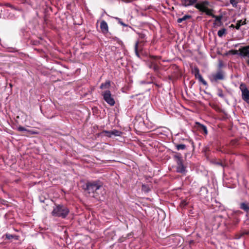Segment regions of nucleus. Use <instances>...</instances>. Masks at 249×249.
<instances>
[{
    "label": "nucleus",
    "instance_id": "9",
    "mask_svg": "<svg viewBox=\"0 0 249 249\" xmlns=\"http://www.w3.org/2000/svg\"><path fill=\"white\" fill-rule=\"evenodd\" d=\"M176 171L178 173L185 174L186 172V167L183 163V160L177 162Z\"/></svg>",
    "mask_w": 249,
    "mask_h": 249
},
{
    "label": "nucleus",
    "instance_id": "28",
    "mask_svg": "<svg viewBox=\"0 0 249 249\" xmlns=\"http://www.w3.org/2000/svg\"><path fill=\"white\" fill-rule=\"evenodd\" d=\"M188 204V202L185 200H182L180 203V207L183 208Z\"/></svg>",
    "mask_w": 249,
    "mask_h": 249
},
{
    "label": "nucleus",
    "instance_id": "10",
    "mask_svg": "<svg viewBox=\"0 0 249 249\" xmlns=\"http://www.w3.org/2000/svg\"><path fill=\"white\" fill-rule=\"evenodd\" d=\"M239 55L242 57L249 59V50L244 47H242L239 49Z\"/></svg>",
    "mask_w": 249,
    "mask_h": 249
},
{
    "label": "nucleus",
    "instance_id": "18",
    "mask_svg": "<svg viewBox=\"0 0 249 249\" xmlns=\"http://www.w3.org/2000/svg\"><path fill=\"white\" fill-rule=\"evenodd\" d=\"M110 86V82L109 81H107L104 83H102L100 88L101 89H108Z\"/></svg>",
    "mask_w": 249,
    "mask_h": 249
},
{
    "label": "nucleus",
    "instance_id": "12",
    "mask_svg": "<svg viewBox=\"0 0 249 249\" xmlns=\"http://www.w3.org/2000/svg\"><path fill=\"white\" fill-rule=\"evenodd\" d=\"M143 49L142 45L139 44V41H137L135 44V53L137 56L140 57L139 52H141Z\"/></svg>",
    "mask_w": 249,
    "mask_h": 249
},
{
    "label": "nucleus",
    "instance_id": "23",
    "mask_svg": "<svg viewBox=\"0 0 249 249\" xmlns=\"http://www.w3.org/2000/svg\"><path fill=\"white\" fill-rule=\"evenodd\" d=\"M110 133H111V134H112V136L113 135L115 136H120L122 134V132L121 131L115 130V129L111 131Z\"/></svg>",
    "mask_w": 249,
    "mask_h": 249
},
{
    "label": "nucleus",
    "instance_id": "20",
    "mask_svg": "<svg viewBox=\"0 0 249 249\" xmlns=\"http://www.w3.org/2000/svg\"><path fill=\"white\" fill-rule=\"evenodd\" d=\"M191 18V16L190 15H185L182 18H178L177 20V22L178 23H181L182 21H185L187 19L190 18Z\"/></svg>",
    "mask_w": 249,
    "mask_h": 249
},
{
    "label": "nucleus",
    "instance_id": "30",
    "mask_svg": "<svg viewBox=\"0 0 249 249\" xmlns=\"http://www.w3.org/2000/svg\"><path fill=\"white\" fill-rule=\"evenodd\" d=\"M230 3L234 7H236L237 6V2L236 1V0H230Z\"/></svg>",
    "mask_w": 249,
    "mask_h": 249
},
{
    "label": "nucleus",
    "instance_id": "7",
    "mask_svg": "<svg viewBox=\"0 0 249 249\" xmlns=\"http://www.w3.org/2000/svg\"><path fill=\"white\" fill-rule=\"evenodd\" d=\"M224 72L221 70L218 71L215 73H212L209 77L210 80L213 82H217L218 80H222L224 79Z\"/></svg>",
    "mask_w": 249,
    "mask_h": 249
},
{
    "label": "nucleus",
    "instance_id": "11",
    "mask_svg": "<svg viewBox=\"0 0 249 249\" xmlns=\"http://www.w3.org/2000/svg\"><path fill=\"white\" fill-rule=\"evenodd\" d=\"M100 28L103 34H107L108 31V25L106 21L102 20L100 23Z\"/></svg>",
    "mask_w": 249,
    "mask_h": 249
},
{
    "label": "nucleus",
    "instance_id": "26",
    "mask_svg": "<svg viewBox=\"0 0 249 249\" xmlns=\"http://www.w3.org/2000/svg\"><path fill=\"white\" fill-rule=\"evenodd\" d=\"M226 30L225 28L219 30L218 31L217 35L219 37H222L226 33Z\"/></svg>",
    "mask_w": 249,
    "mask_h": 249
},
{
    "label": "nucleus",
    "instance_id": "8",
    "mask_svg": "<svg viewBox=\"0 0 249 249\" xmlns=\"http://www.w3.org/2000/svg\"><path fill=\"white\" fill-rule=\"evenodd\" d=\"M195 78L198 79L199 81L202 83L204 85L207 86V82L203 78L202 75L199 73V69L197 67H195L193 70Z\"/></svg>",
    "mask_w": 249,
    "mask_h": 249
},
{
    "label": "nucleus",
    "instance_id": "24",
    "mask_svg": "<svg viewBox=\"0 0 249 249\" xmlns=\"http://www.w3.org/2000/svg\"><path fill=\"white\" fill-rule=\"evenodd\" d=\"M176 148L177 150H184L186 148V146L185 144H177L176 146Z\"/></svg>",
    "mask_w": 249,
    "mask_h": 249
},
{
    "label": "nucleus",
    "instance_id": "3",
    "mask_svg": "<svg viewBox=\"0 0 249 249\" xmlns=\"http://www.w3.org/2000/svg\"><path fill=\"white\" fill-rule=\"evenodd\" d=\"M209 2L208 1H203L200 3H196L195 7L200 11L205 13L207 15H211V12H213V9L208 8Z\"/></svg>",
    "mask_w": 249,
    "mask_h": 249
},
{
    "label": "nucleus",
    "instance_id": "35",
    "mask_svg": "<svg viewBox=\"0 0 249 249\" xmlns=\"http://www.w3.org/2000/svg\"><path fill=\"white\" fill-rule=\"evenodd\" d=\"M245 48H247V49L249 50V45L248 46H244Z\"/></svg>",
    "mask_w": 249,
    "mask_h": 249
},
{
    "label": "nucleus",
    "instance_id": "21",
    "mask_svg": "<svg viewBox=\"0 0 249 249\" xmlns=\"http://www.w3.org/2000/svg\"><path fill=\"white\" fill-rule=\"evenodd\" d=\"M6 238L7 239H11L12 238H15L16 240H18V236L16 235H12L9 233H6L5 235Z\"/></svg>",
    "mask_w": 249,
    "mask_h": 249
},
{
    "label": "nucleus",
    "instance_id": "4",
    "mask_svg": "<svg viewBox=\"0 0 249 249\" xmlns=\"http://www.w3.org/2000/svg\"><path fill=\"white\" fill-rule=\"evenodd\" d=\"M102 95L103 96L104 100L110 106H113L115 105V100L113 98L110 90H106L103 91Z\"/></svg>",
    "mask_w": 249,
    "mask_h": 249
},
{
    "label": "nucleus",
    "instance_id": "6",
    "mask_svg": "<svg viewBox=\"0 0 249 249\" xmlns=\"http://www.w3.org/2000/svg\"><path fill=\"white\" fill-rule=\"evenodd\" d=\"M157 58H158L157 56L150 55L148 63L149 68L153 69L155 72H158L159 70L158 63L155 60Z\"/></svg>",
    "mask_w": 249,
    "mask_h": 249
},
{
    "label": "nucleus",
    "instance_id": "29",
    "mask_svg": "<svg viewBox=\"0 0 249 249\" xmlns=\"http://www.w3.org/2000/svg\"><path fill=\"white\" fill-rule=\"evenodd\" d=\"M229 52L230 53H231L232 54H234V55L238 54L239 55V50H231Z\"/></svg>",
    "mask_w": 249,
    "mask_h": 249
},
{
    "label": "nucleus",
    "instance_id": "36",
    "mask_svg": "<svg viewBox=\"0 0 249 249\" xmlns=\"http://www.w3.org/2000/svg\"><path fill=\"white\" fill-rule=\"evenodd\" d=\"M231 27H234L235 26H234V25H233V24H231Z\"/></svg>",
    "mask_w": 249,
    "mask_h": 249
},
{
    "label": "nucleus",
    "instance_id": "16",
    "mask_svg": "<svg viewBox=\"0 0 249 249\" xmlns=\"http://www.w3.org/2000/svg\"><path fill=\"white\" fill-rule=\"evenodd\" d=\"M209 16H210L212 17L213 18H214L215 21H217V22H219V23H221V20L223 18V16L222 15L215 16L213 13V12H211V15H209Z\"/></svg>",
    "mask_w": 249,
    "mask_h": 249
},
{
    "label": "nucleus",
    "instance_id": "27",
    "mask_svg": "<svg viewBox=\"0 0 249 249\" xmlns=\"http://www.w3.org/2000/svg\"><path fill=\"white\" fill-rule=\"evenodd\" d=\"M18 130L19 131H26L28 132H31L32 134H34V133L32 132L31 131L29 130L26 129L25 127L20 126L18 128Z\"/></svg>",
    "mask_w": 249,
    "mask_h": 249
},
{
    "label": "nucleus",
    "instance_id": "33",
    "mask_svg": "<svg viewBox=\"0 0 249 249\" xmlns=\"http://www.w3.org/2000/svg\"><path fill=\"white\" fill-rule=\"evenodd\" d=\"M215 164L223 166V164L221 162H216Z\"/></svg>",
    "mask_w": 249,
    "mask_h": 249
},
{
    "label": "nucleus",
    "instance_id": "17",
    "mask_svg": "<svg viewBox=\"0 0 249 249\" xmlns=\"http://www.w3.org/2000/svg\"><path fill=\"white\" fill-rule=\"evenodd\" d=\"M174 158L176 162H178L179 161L183 160L181 155L179 153H176V154L174 155Z\"/></svg>",
    "mask_w": 249,
    "mask_h": 249
},
{
    "label": "nucleus",
    "instance_id": "25",
    "mask_svg": "<svg viewBox=\"0 0 249 249\" xmlns=\"http://www.w3.org/2000/svg\"><path fill=\"white\" fill-rule=\"evenodd\" d=\"M217 94L221 98H224L225 97V95L223 93V90L221 89H217Z\"/></svg>",
    "mask_w": 249,
    "mask_h": 249
},
{
    "label": "nucleus",
    "instance_id": "2",
    "mask_svg": "<svg viewBox=\"0 0 249 249\" xmlns=\"http://www.w3.org/2000/svg\"><path fill=\"white\" fill-rule=\"evenodd\" d=\"M69 213V209L64 205H57L54 207L52 212V215L54 216L65 218Z\"/></svg>",
    "mask_w": 249,
    "mask_h": 249
},
{
    "label": "nucleus",
    "instance_id": "13",
    "mask_svg": "<svg viewBox=\"0 0 249 249\" xmlns=\"http://www.w3.org/2000/svg\"><path fill=\"white\" fill-rule=\"evenodd\" d=\"M198 0H181V4L184 7L193 5Z\"/></svg>",
    "mask_w": 249,
    "mask_h": 249
},
{
    "label": "nucleus",
    "instance_id": "32",
    "mask_svg": "<svg viewBox=\"0 0 249 249\" xmlns=\"http://www.w3.org/2000/svg\"><path fill=\"white\" fill-rule=\"evenodd\" d=\"M116 18L118 20V22H119L120 24H121L122 25H123V26H124V27H126V26H127V25H126V24H125V23H124V22L121 20V19L120 18Z\"/></svg>",
    "mask_w": 249,
    "mask_h": 249
},
{
    "label": "nucleus",
    "instance_id": "14",
    "mask_svg": "<svg viewBox=\"0 0 249 249\" xmlns=\"http://www.w3.org/2000/svg\"><path fill=\"white\" fill-rule=\"evenodd\" d=\"M196 124L197 125L198 129L200 132L205 135H207L208 134L207 129L205 125L199 123H196Z\"/></svg>",
    "mask_w": 249,
    "mask_h": 249
},
{
    "label": "nucleus",
    "instance_id": "34",
    "mask_svg": "<svg viewBox=\"0 0 249 249\" xmlns=\"http://www.w3.org/2000/svg\"><path fill=\"white\" fill-rule=\"evenodd\" d=\"M239 222V220L238 219H236L235 221V224H237Z\"/></svg>",
    "mask_w": 249,
    "mask_h": 249
},
{
    "label": "nucleus",
    "instance_id": "22",
    "mask_svg": "<svg viewBox=\"0 0 249 249\" xmlns=\"http://www.w3.org/2000/svg\"><path fill=\"white\" fill-rule=\"evenodd\" d=\"M139 38L141 40L140 42L141 43H143L144 42H146V41L144 40L145 38V34L143 33H138Z\"/></svg>",
    "mask_w": 249,
    "mask_h": 249
},
{
    "label": "nucleus",
    "instance_id": "31",
    "mask_svg": "<svg viewBox=\"0 0 249 249\" xmlns=\"http://www.w3.org/2000/svg\"><path fill=\"white\" fill-rule=\"evenodd\" d=\"M104 132L106 134V135L108 137H111L112 136V134L110 133L111 131H105Z\"/></svg>",
    "mask_w": 249,
    "mask_h": 249
},
{
    "label": "nucleus",
    "instance_id": "19",
    "mask_svg": "<svg viewBox=\"0 0 249 249\" xmlns=\"http://www.w3.org/2000/svg\"><path fill=\"white\" fill-rule=\"evenodd\" d=\"M246 24V20L242 21V20H239L237 21V23L236 24V26H235V28L237 30H239L242 25H244Z\"/></svg>",
    "mask_w": 249,
    "mask_h": 249
},
{
    "label": "nucleus",
    "instance_id": "37",
    "mask_svg": "<svg viewBox=\"0 0 249 249\" xmlns=\"http://www.w3.org/2000/svg\"><path fill=\"white\" fill-rule=\"evenodd\" d=\"M247 63H248V64H249V59H248V60L247 61Z\"/></svg>",
    "mask_w": 249,
    "mask_h": 249
},
{
    "label": "nucleus",
    "instance_id": "38",
    "mask_svg": "<svg viewBox=\"0 0 249 249\" xmlns=\"http://www.w3.org/2000/svg\"><path fill=\"white\" fill-rule=\"evenodd\" d=\"M238 46V44L235 45V47H237Z\"/></svg>",
    "mask_w": 249,
    "mask_h": 249
},
{
    "label": "nucleus",
    "instance_id": "5",
    "mask_svg": "<svg viewBox=\"0 0 249 249\" xmlns=\"http://www.w3.org/2000/svg\"><path fill=\"white\" fill-rule=\"evenodd\" d=\"M239 89L242 92V99L249 104V90L244 83L240 85Z\"/></svg>",
    "mask_w": 249,
    "mask_h": 249
},
{
    "label": "nucleus",
    "instance_id": "15",
    "mask_svg": "<svg viewBox=\"0 0 249 249\" xmlns=\"http://www.w3.org/2000/svg\"><path fill=\"white\" fill-rule=\"evenodd\" d=\"M240 208L245 212H249V203L247 202L241 203L240 205Z\"/></svg>",
    "mask_w": 249,
    "mask_h": 249
},
{
    "label": "nucleus",
    "instance_id": "1",
    "mask_svg": "<svg viewBox=\"0 0 249 249\" xmlns=\"http://www.w3.org/2000/svg\"><path fill=\"white\" fill-rule=\"evenodd\" d=\"M86 190L93 197H98L104 191L103 183L99 180L88 181L86 183Z\"/></svg>",
    "mask_w": 249,
    "mask_h": 249
}]
</instances>
